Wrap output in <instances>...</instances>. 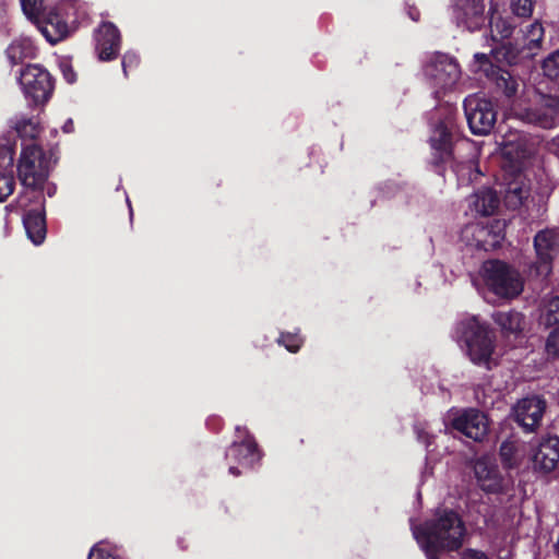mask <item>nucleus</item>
Masks as SVG:
<instances>
[{
  "mask_svg": "<svg viewBox=\"0 0 559 559\" xmlns=\"http://www.w3.org/2000/svg\"><path fill=\"white\" fill-rule=\"evenodd\" d=\"M464 112L471 131L476 135L489 133L496 122L492 103L475 95L464 100Z\"/></svg>",
  "mask_w": 559,
  "mask_h": 559,
  "instance_id": "nucleus-7",
  "label": "nucleus"
},
{
  "mask_svg": "<svg viewBox=\"0 0 559 559\" xmlns=\"http://www.w3.org/2000/svg\"><path fill=\"white\" fill-rule=\"evenodd\" d=\"M430 144L433 151L432 162L436 166L450 163L461 182H469L478 176L479 173L476 170V165L472 159L465 162L455 160L452 134L445 122H440L436 126L430 136Z\"/></svg>",
  "mask_w": 559,
  "mask_h": 559,
  "instance_id": "nucleus-3",
  "label": "nucleus"
},
{
  "mask_svg": "<svg viewBox=\"0 0 559 559\" xmlns=\"http://www.w3.org/2000/svg\"><path fill=\"white\" fill-rule=\"evenodd\" d=\"M520 118L543 129L555 128L559 124V99L544 95L534 107L521 112Z\"/></svg>",
  "mask_w": 559,
  "mask_h": 559,
  "instance_id": "nucleus-13",
  "label": "nucleus"
},
{
  "mask_svg": "<svg viewBox=\"0 0 559 559\" xmlns=\"http://www.w3.org/2000/svg\"><path fill=\"white\" fill-rule=\"evenodd\" d=\"M511 9L513 14L520 17H528L533 12L532 0H512Z\"/></svg>",
  "mask_w": 559,
  "mask_h": 559,
  "instance_id": "nucleus-33",
  "label": "nucleus"
},
{
  "mask_svg": "<svg viewBox=\"0 0 559 559\" xmlns=\"http://www.w3.org/2000/svg\"><path fill=\"white\" fill-rule=\"evenodd\" d=\"M493 320L503 331L509 333L521 332L524 326V317L516 311L496 312Z\"/></svg>",
  "mask_w": 559,
  "mask_h": 559,
  "instance_id": "nucleus-27",
  "label": "nucleus"
},
{
  "mask_svg": "<svg viewBox=\"0 0 559 559\" xmlns=\"http://www.w3.org/2000/svg\"><path fill=\"white\" fill-rule=\"evenodd\" d=\"M530 194V188L526 185L524 178L518 173L514 180L508 183L504 191V203L510 209H518L523 204V201L527 199Z\"/></svg>",
  "mask_w": 559,
  "mask_h": 559,
  "instance_id": "nucleus-24",
  "label": "nucleus"
},
{
  "mask_svg": "<svg viewBox=\"0 0 559 559\" xmlns=\"http://www.w3.org/2000/svg\"><path fill=\"white\" fill-rule=\"evenodd\" d=\"M139 63V57L133 51H127L122 58V69L124 72V75L128 74L127 69L129 67L135 66Z\"/></svg>",
  "mask_w": 559,
  "mask_h": 559,
  "instance_id": "nucleus-39",
  "label": "nucleus"
},
{
  "mask_svg": "<svg viewBox=\"0 0 559 559\" xmlns=\"http://www.w3.org/2000/svg\"><path fill=\"white\" fill-rule=\"evenodd\" d=\"M413 535L429 559H438L441 551L457 550L463 545L465 526L451 510L438 511L419 526H412Z\"/></svg>",
  "mask_w": 559,
  "mask_h": 559,
  "instance_id": "nucleus-2",
  "label": "nucleus"
},
{
  "mask_svg": "<svg viewBox=\"0 0 559 559\" xmlns=\"http://www.w3.org/2000/svg\"><path fill=\"white\" fill-rule=\"evenodd\" d=\"M500 457L506 467L512 468L518 465V447L514 441L506 440L500 445Z\"/></svg>",
  "mask_w": 559,
  "mask_h": 559,
  "instance_id": "nucleus-30",
  "label": "nucleus"
},
{
  "mask_svg": "<svg viewBox=\"0 0 559 559\" xmlns=\"http://www.w3.org/2000/svg\"><path fill=\"white\" fill-rule=\"evenodd\" d=\"M35 53V46L29 37H22L17 40H14L7 48V56L11 60L13 64L19 62H23L26 58H33Z\"/></svg>",
  "mask_w": 559,
  "mask_h": 559,
  "instance_id": "nucleus-26",
  "label": "nucleus"
},
{
  "mask_svg": "<svg viewBox=\"0 0 559 559\" xmlns=\"http://www.w3.org/2000/svg\"><path fill=\"white\" fill-rule=\"evenodd\" d=\"M502 226L500 221H496L491 225L472 223L462 229L461 238L468 246L488 251L499 246L503 239Z\"/></svg>",
  "mask_w": 559,
  "mask_h": 559,
  "instance_id": "nucleus-9",
  "label": "nucleus"
},
{
  "mask_svg": "<svg viewBox=\"0 0 559 559\" xmlns=\"http://www.w3.org/2000/svg\"><path fill=\"white\" fill-rule=\"evenodd\" d=\"M475 59L481 68L484 67V71L495 82L497 88L501 90L507 97H512L518 93L520 83L509 71L493 68L486 53H475Z\"/></svg>",
  "mask_w": 559,
  "mask_h": 559,
  "instance_id": "nucleus-19",
  "label": "nucleus"
},
{
  "mask_svg": "<svg viewBox=\"0 0 559 559\" xmlns=\"http://www.w3.org/2000/svg\"><path fill=\"white\" fill-rule=\"evenodd\" d=\"M499 203V197L490 188L480 189L473 197L475 211L484 216L492 215L498 209Z\"/></svg>",
  "mask_w": 559,
  "mask_h": 559,
  "instance_id": "nucleus-25",
  "label": "nucleus"
},
{
  "mask_svg": "<svg viewBox=\"0 0 559 559\" xmlns=\"http://www.w3.org/2000/svg\"><path fill=\"white\" fill-rule=\"evenodd\" d=\"M544 37V28L540 23L534 22L524 33L523 45L521 47H513L511 43L501 44L490 50L492 59L497 62H504L508 64L515 63L518 58L522 55L523 58L532 57L536 50L540 48V43Z\"/></svg>",
  "mask_w": 559,
  "mask_h": 559,
  "instance_id": "nucleus-6",
  "label": "nucleus"
},
{
  "mask_svg": "<svg viewBox=\"0 0 559 559\" xmlns=\"http://www.w3.org/2000/svg\"><path fill=\"white\" fill-rule=\"evenodd\" d=\"M229 472L230 474L235 475V476H238L240 474V472L238 471V468L236 466H229Z\"/></svg>",
  "mask_w": 559,
  "mask_h": 559,
  "instance_id": "nucleus-44",
  "label": "nucleus"
},
{
  "mask_svg": "<svg viewBox=\"0 0 559 559\" xmlns=\"http://www.w3.org/2000/svg\"><path fill=\"white\" fill-rule=\"evenodd\" d=\"M554 144L559 148V135L555 138Z\"/></svg>",
  "mask_w": 559,
  "mask_h": 559,
  "instance_id": "nucleus-46",
  "label": "nucleus"
},
{
  "mask_svg": "<svg viewBox=\"0 0 559 559\" xmlns=\"http://www.w3.org/2000/svg\"><path fill=\"white\" fill-rule=\"evenodd\" d=\"M537 255L536 273L548 276L551 272V262L559 254V233L554 229L539 231L534 238Z\"/></svg>",
  "mask_w": 559,
  "mask_h": 559,
  "instance_id": "nucleus-12",
  "label": "nucleus"
},
{
  "mask_svg": "<svg viewBox=\"0 0 559 559\" xmlns=\"http://www.w3.org/2000/svg\"><path fill=\"white\" fill-rule=\"evenodd\" d=\"M480 275L486 286L499 297L514 298L523 290L524 282L520 273L500 260L484 262Z\"/></svg>",
  "mask_w": 559,
  "mask_h": 559,
  "instance_id": "nucleus-4",
  "label": "nucleus"
},
{
  "mask_svg": "<svg viewBox=\"0 0 559 559\" xmlns=\"http://www.w3.org/2000/svg\"><path fill=\"white\" fill-rule=\"evenodd\" d=\"M417 15H418V13H416V15H415V13H411V17H412L414 21H417V20H418V16H417Z\"/></svg>",
  "mask_w": 559,
  "mask_h": 559,
  "instance_id": "nucleus-47",
  "label": "nucleus"
},
{
  "mask_svg": "<svg viewBox=\"0 0 559 559\" xmlns=\"http://www.w3.org/2000/svg\"><path fill=\"white\" fill-rule=\"evenodd\" d=\"M533 466L536 471L550 473L559 462V438L547 437L539 441L533 453Z\"/></svg>",
  "mask_w": 559,
  "mask_h": 559,
  "instance_id": "nucleus-20",
  "label": "nucleus"
},
{
  "mask_svg": "<svg viewBox=\"0 0 559 559\" xmlns=\"http://www.w3.org/2000/svg\"><path fill=\"white\" fill-rule=\"evenodd\" d=\"M453 427L467 438L481 441L488 432V419L484 413L471 408L453 419Z\"/></svg>",
  "mask_w": 559,
  "mask_h": 559,
  "instance_id": "nucleus-16",
  "label": "nucleus"
},
{
  "mask_svg": "<svg viewBox=\"0 0 559 559\" xmlns=\"http://www.w3.org/2000/svg\"><path fill=\"white\" fill-rule=\"evenodd\" d=\"M542 322L546 326L557 324L559 322V296L552 297L546 305L542 314Z\"/></svg>",
  "mask_w": 559,
  "mask_h": 559,
  "instance_id": "nucleus-31",
  "label": "nucleus"
},
{
  "mask_svg": "<svg viewBox=\"0 0 559 559\" xmlns=\"http://www.w3.org/2000/svg\"><path fill=\"white\" fill-rule=\"evenodd\" d=\"M55 88V82L48 71L37 66V93L43 92V102H47Z\"/></svg>",
  "mask_w": 559,
  "mask_h": 559,
  "instance_id": "nucleus-29",
  "label": "nucleus"
},
{
  "mask_svg": "<svg viewBox=\"0 0 559 559\" xmlns=\"http://www.w3.org/2000/svg\"><path fill=\"white\" fill-rule=\"evenodd\" d=\"M37 159H39L40 167L44 168L43 171H40V173L37 171V182H38L39 179H43L47 176L49 165L51 162L53 164L57 162V156L53 152H50L49 158L46 159V157L44 155H41V152H40L39 147L37 146Z\"/></svg>",
  "mask_w": 559,
  "mask_h": 559,
  "instance_id": "nucleus-35",
  "label": "nucleus"
},
{
  "mask_svg": "<svg viewBox=\"0 0 559 559\" xmlns=\"http://www.w3.org/2000/svg\"><path fill=\"white\" fill-rule=\"evenodd\" d=\"M21 8L27 20L35 24V0H20Z\"/></svg>",
  "mask_w": 559,
  "mask_h": 559,
  "instance_id": "nucleus-38",
  "label": "nucleus"
},
{
  "mask_svg": "<svg viewBox=\"0 0 559 559\" xmlns=\"http://www.w3.org/2000/svg\"><path fill=\"white\" fill-rule=\"evenodd\" d=\"M490 33L493 41H500L511 36L513 26L499 12V0L490 1Z\"/></svg>",
  "mask_w": 559,
  "mask_h": 559,
  "instance_id": "nucleus-23",
  "label": "nucleus"
},
{
  "mask_svg": "<svg viewBox=\"0 0 559 559\" xmlns=\"http://www.w3.org/2000/svg\"><path fill=\"white\" fill-rule=\"evenodd\" d=\"M35 66L27 63L20 72L17 81L22 87V91L28 99L29 106L35 105Z\"/></svg>",
  "mask_w": 559,
  "mask_h": 559,
  "instance_id": "nucleus-28",
  "label": "nucleus"
},
{
  "mask_svg": "<svg viewBox=\"0 0 559 559\" xmlns=\"http://www.w3.org/2000/svg\"><path fill=\"white\" fill-rule=\"evenodd\" d=\"M13 155L10 147L0 148V202H4L14 191Z\"/></svg>",
  "mask_w": 559,
  "mask_h": 559,
  "instance_id": "nucleus-22",
  "label": "nucleus"
},
{
  "mask_svg": "<svg viewBox=\"0 0 559 559\" xmlns=\"http://www.w3.org/2000/svg\"><path fill=\"white\" fill-rule=\"evenodd\" d=\"M96 51L99 60L108 61L117 58L120 50V33L110 22L103 23L95 31Z\"/></svg>",
  "mask_w": 559,
  "mask_h": 559,
  "instance_id": "nucleus-17",
  "label": "nucleus"
},
{
  "mask_svg": "<svg viewBox=\"0 0 559 559\" xmlns=\"http://www.w3.org/2000/svg\"><path fill=\"white\" fill-rule=\"evenodd\" d=\"M280 342L292 353H296L301 345V338L298 335L283 334Z\"/></svg>",
  "mask_w": 559,
  "mask_h": 559,
  "instance_id": "nucleus-36",
  "label": "nucleus"
},
{
  "mask_svg": "<svg viewBox=\"0 0 559 559\" xmlns=\"http://www.w3.org/2000/svg\"><path fill=\"white\" fill-rule=\"evenodd\" d=\"M543 70L547 78L559 83V50L544 60Z\"/></svg>",
  "mask_w": 559,
  "mask_h": 559,
  "instance_id": "nucleus-32",
  "label": "nucleus"
},
{
  "mask_svg": "<svg viewBox=\"0 0 559 559\" xmlns=\"http://www.w3.org/2000/svg\"><path fill=\"white\" fill-rule=\"evenodd\" d=\"M66 78H67L68 82H70V83H72L74 81V74L73 73H71V74H67L66 73Z\"/></svg>",
  "mask_w": 559,
  "mask_h": 559,
  "instance_id": "nucleus-45",
  "label": "nucleus"
},
{
  "mask_svg": "<svg viewBox=\"0 0 559 559\" xmlns=\"http://www.w3.org/2000/svg\"><path fill=\"white\" fill-rule=\"evenodd\" d=\"M500 3H504V0H499V4H500Z\"/></svg>",
  "mask_w": 559,
  "mask_h": 559,
  "instance_id": "nucleus-49",
  "label": "nucleus"
},
{
  "mask_svg": "<svg viewBox=\"0 0 559 559\" xmlns=\"http://www.w3.org/2000/svg\"><path fill=\"white\" fill-rule=\"evenodd\" d=\"M462 328L471 360L474 364L485 365L489 368L495 348L493 333L476 318L463 322Z\"/></svg>",
  "mask_w": 559,
  "mask_h": 559,
  "instance_id": "nucleus-5",
  "label": "nucleus"
},
{
  "mask_svg": "<svg viewBox=\"0 0 559 559\" xmlns=\"http://www.w3.org/2000/svg\"><path fill=\"white\" fill-rule=\"evenodd\" d=\"M546 409V401L538 396L522 399L513 407L515 421L527 432H533L540 424Z\"/></svg>",
  "mask_w": 559,
  "mask_h": 559,
  "instance_id": "nucleus-15",
  "label": "nucleus"
},
{
  "mask_svg": "<svg viewBox=\"0 0 559 559\" xmlns=\"http://www.w3.org/2000/svg\"><path fill=\"white\" fill-rule=\"evenodd\" d=\"M39 222L43 223V226L40 228H37V246L40 245L46 238L45 221L44 217L37 212V225L39 224Z\"/></svg>",
  "mask_w": 559,
  "mask_h": 559,
  "instance_id": "nucleus-40",
  "label": "nucleus"
},
{
  "mask_svg": "<svg viewBox=\"0 0 559 559\" xmlns=\"http://www.w3.org/2000/svg\"><path fill=\"white\" fill-rule=\"evenodd\" d=\"M546 353L549 357H559V326L549 333L546 340Z\"/></svg>",
  "mask_w": 559,
  "mask_h": 559,
  "instance_id": "nucleus-34",
  "label": "nucleus"
},
{
  "mask_svg": "<svg viewBox=\"0 0 559 559\" xmlns=\"http://www.w3.org/2000/svg\"><path fill=\"white\" fill-rule=\"evenodd\" d=\"M88 559H117V557L107 550L102 544H98L91 549Z\"/></svg>",
  "mask_w": 559,
  "mask_h": 559,
  "instance_id": "nucleus-37",
  "label": "nucleus"
},
{
  "mask_svg": "<svg viewBox=\"0 0 559 559\" xmlns=\"http://www.w3.org/2000/svg\"><path fill=\"white\" fill-rule=\"evenodd\" d=\"M63 5L45 7L37 10V28L46 40L55 45L69 34V26L62 16Z\"/></svg>",
  "mask_w": 559,
  "mask_h": 559,
  "instance_id": "nucleus-10",
  "label": "nucleus"
},
{
  "mask_svg": "<svg viewBox=\"0 0 559 559\" xmlns=\"http://www.w3.org/2000/svg\"><path fill=\"white\" fill-rule=\"evenodd\" d=\"M463 559H487L485 554L480 551H476L473 549H468L464 552Z\"/></svg>",
  "mask_w": 559,
  "mask_h": 559,
  "instance_id": "nucleus-41",
  "label": "nucleus"
},
{
  "mask_svg": "<svg viewBox=\"0 0 559 559\" xmlns=\"http://www.w3.org/2000/svg\"><path fill=\"white\" fill-rule=\"evenodd\" d=\"M425 75L439 88L454 85L460 78L459 64L448 55H436L425 67Z\"/></svg>",
  "mask_w": 559,
  "mask_h": 559,
  "instance_id": "nucleus-11",
  "label": "nucleus"
},
{
  "mask_svg": "<svg viewBox=\"0 0 559 559\" xmlns=\"http://www.w3.org/2000/svg\"><path fill=\"white\" fill-rule=\"evenodd\" d=\"M474 473L479 487L487 492H498L502 487V476L495 459L481 456L474 464Z\"/></svg>",
  "mask_w": 559,
  "mask_h": 559,
  "instance_id": "nucleus-18",
  "label": "nucleus"
},
{
  "mask_svg": "<svg viewBox=\"0 0 559 559\" xmlns=\"http://www.w3.org/2000/svg\"><path fill=\"white\" fill-rule=\"evenodd\" d=\"M415 430H416L418 440H420L421 442H425L427 444V447H429L430 445V441H429V438H428V433L425 432L424 429H420L417 426L415 427Z\"/></svg>",
  "mask_w": 559,
  "mask_h": 559,
  "instance_id": "nucleus-42",
  "label": "nucleus"
},
{
  "mask_svg": "<svg viewBox=\"0 0 559 559\" xmlns=\"http://www.w3.org/2000/svg\"><path fill=\"white\" fill-rule=\"evenodd\" d=\"M15 131L21 139V155L17 164L19 179L24 191L17 198V207L22 211V221L27 238L35 243V123L22 119L15 123Z\"/></svg>",
  "mask_w": 559,
  "mask_h": 559,
  "instance_id": "nucleus-1",
  "label": "nucleus"
},
{
  "mask_svg": "<svg viewBox=\"0 0 559 559\" xmlns=\"http://www.w3.org/2000/svg\"><path fill=\"white\" fill-rule=\"evenodd\" d=\"M237 431L239 433L243 432V439L241 441H235L228 449L226 456L227 459H234L243 467H250L260 459L257 443L245 429L241 430L238 427Z\"/></svg>",
  "mask_w": 559,
  "mask_h": 559,
  "instance_id": "nucleus-21",
  "label": "nucleus"
},
{
  "mask_svg": "<svg viewBox=\"0 0 559 559\" xmlns=\"http://www.w3.org/2000/svg\"><path fill=\"white\" fill-rule=\"evenodd\" d=\"M538 145L537 136L524 133L511 134L504 142L503 155L514 171L521 173L524 164L537 153Z\"/></svg>",
  "mask_w": 559,
  "mask_h": 559,
  "instance_id": "nucleus-8",
  "label": "nucleus"
},
{
  "mask_svg": "<svg viewBox=\"0 0 559 559\" xmlns=\"http://www.w3.org/2000/svg\"><path fill=\"white\" fill-rule=\"evenodd\" d=\"M483 0H455L452 9L453 20L459 27L467 31L480 28L485 23Z\"/></svg>",
  "mask_w": 559,
  "mask_h": 559,
  "instance_id": "nucleus-14",
  "label": "nucleus"
},
{
  "mask_svg": "<svg viewBox=\"0 0 559 559\" xmlns=\"http://www.w3.org/2000/svg\"><path fill=\"white\" fill-rule=\"evenodd\" d=\"M63 131H64L66 133H70V132H72V131H73V121H72L71 119H70V120H68V121L64 123V126H63Z\"/></svg>",
  "mask_w": 559,
  "mask_h": 559,
  "instance_id": "nucleus-43",
  "label": "nucleus"
},
{
  "mask_svg": "<svg viewBox=\"0 0 559 559\" xmlns=\"http://www.w3.org/2000/svg\"><path fill=\"white\" fill-rule=\"evenodd\" d=\"M557 551H558V556H559V544L557 545Z\"/></svg>",
  "mask_w": 559,
  "mask_h": 559,
  "instance_id": "nucleus-48",
  "label": "nucleus"
}]
</instances>
